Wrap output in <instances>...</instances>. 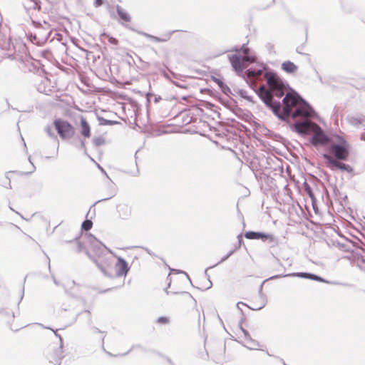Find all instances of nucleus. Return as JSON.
Returning a JSON list of instances; mask_svg holds the SVG:
<instances>
[{
    "label": "nucleus",
    "mask_w": 365,
    "mask_h": 365,
    "mask_svg": "<svg viewBox=\"0 0 365 365\" xmlns=\"http://www.w3.org/2000/svg\"><path fill=\"white\" fill-rule=\"evenodd\" d=\"M264 78L266 85L260 86L256 93L280 120H286L290 115L293 118L312 116V106L276 72L266 71Z\"/></svg>",
    "instance_id": "obj_1"
},
{
    "label": "nucleus",
    "mask_w": 365,
    "mask_h": 365,
    "mask_svg": "<svg viewBox=\"0 0 365 365\" xmlns=\"http://www.w3.org/2000/svg\"><path fill=\"white\" fill-rule=\"evenodd\" d=\"M97 263L101 270L110 277H125L130 269L128 263L113 252L99 256Z\"/></svg>",
    "instance_id": "obj_2"
},
{
    "label": "nucleus",
    "mask_w": 365,
    "mask_h": 365,
    "mask_svg": "<svg viewBox=\"0 0 365 365\" xmlns=\"http://www.w3.org/2000/svg\"><path fill=\"white\" fill-rule=\"evenodd\" d=\"M291 128L302 135H308L314 132V135L310 139V143L314 146L325 145L329 142V138L324 133V130L317 123L311 120H297L292 125Z\"/></svg>",
    "instance_id": "obj_3"
},
{
    "label": "nucleus",
    "mask_w": 365,
    "mask_h": 365,
    "mask_svg": "<svg viewBox=\"0 0 365 365\" xmlns=\"http://www.w3.org/2000/svg\"><path fill=\"white\" fill-rule=\"evenodd\" d=\"M32 24L35 26V31L30 34V40L33 43L41 46L46 42L51 33L50 25L46 21L41 24L32 21Z\"/></svg>",
    "instance_id": "obj_4"
},
{
    "label": "nucleus",
    "mask_w": 365,
    "mask_h": 365,
    "mask_svg": "<svg viewBox=\"0 0 365 365\" xmlns=\"http://www.w3.org/2000/svg\"><path fill=\"white\" fill-rule=\"evenodd\" d=\"M53 125L61 138L70 140L74 137L76 130L67 120L58 118L54 120Z\"/></svg>",
    "instance_id": "obj_5"
},
{
    "label": "nucleus",
    "mask_w": 365,
    "mask_h": 365,
    "mask_svg": "<svg viewBox=\"0 0 365 365\" xmlns=\"http://www.w3.org/2000/svg\"><path fill=\"white\" fill-rule=\"evenodd\" d=\"M323 158L327 160V162L329 164V168L331 170H334L336 169L346 171L350 173L353 172V168L347 164L340 162L339 160H335L332 156L329 154H323Z\"/></svg>",
    "instance_id": "obj_6"
},
{
    "label": "nucleus",
    "mask_w": 365,
    "mask_h": 365,
    "mask_svg": "<svg viewBox=\"0 0 365 365\" xmlns=\"http://www.w3.org/2000/svg\"><path fill=\"white\" fill-rule=\"evenodd\" d=\"M330 151L335 157L336 160H345L347 159L349 155L348 148L341 144H332L330 146Z\"/></svg>",
    "instance_id": "obj_7"
},
{
    "label": "nucleus",
    "mask_w": 365,
    "mask_h": 365,
    "mask_svg": "<svg viewBox=\"0 0 365 365\" xmlns=\"http://www.w3.org/2000/svg\"><path fill=\"white\" fill-rule=\"evenodd\" d=\"M284 237L282 238L273 234L265 233L262 239V242L270 248H275L282 245L284 243Z\"/></svg>",
    "instance_id": "obj_8"
},
{
    "label": "nucleus",
    "mask_w": 365,
    "mask_h": 365,
    "mask_svg": "<svg viewBox=\"0 0 365 365\" xmlns=\"http://www.w3.org/2000/svg\"><path fill=\"white\" fill-rule=\"evenodd\" d=\"M228 58L232 67L237 74L242 73L243 70L247 66L244 65L242 58L238 55L234 54L232 56H229Z\"/></svg>",
    "instance_id": "obj_9"
},
{
    "label": "nucleus",
    "mask_w": 365,
    "mask_h": 365,
    "mask_svg": "<svg viewBox=\"0 0 365 365\" xmlns=\"http://www.w3.org/2000/svg\"><path fill=\"white\" fill-rule=\"evenodd\" d=\"M88 241L93 251H103V250H106V251H112L92 235H90L88 237Z\"/></svg>",
    "instance_id": "obj_10"
},
{
    "label": "nucleus",
    "mask_w": 365,
    "mask_h": 365,
    "mask_svg": "<svg viewBox=\"0 0 365 365\" xmlns=\"http://www.w3.org/2000/svg\"><path fill=\"white\" fill-rule=\"evenodd\" d=\"M174 32H175V31H169L166 34H164L163 35V37L155 36H153L151 34H147V33L143 32V31H140L138 33L140 35H142L153 41H155L158 43H161V42H165V41H168V40H170V38H171V36Z\"/></svg>",
    "instance_id": "obj_11"
},
{
    "label": "nucleus",
    "mask_w": 365,
    "mask_h": 365,
    "mask_svg": "<svg viewBox=\"0 0 365 365\" xmlns=\"http://www.w3.org/2000/svg\"><path fill=\"white\" fill-rule=\"evenodd\" d=\"M36 88L39 93L48 95L51 92L50 81L47 78H41V81L37 84Z\"/></svg>",
    "instance_id": "obj_12"
},
{
    "label": "nucleus",
    "mask_w": 365,
    "mask_h": 365,
    "mask_svg": "<svg viewBox=\"0 0 365 365\" xmlns=\"http://www.w3.org/2000/svg\"><path fill=\"white\" fill-rule=\"evenodd\" d=\"M346 120L350 125L357 127L365 120V117L364 115H349L346 118Z\"/></svg>",
    "instance_id": "obj_13"
},
{
    "label": "nucleus",
    "mask_w": 365,
    "mask_h": 365,
    "mask_svg": "<svg viewBox=\"0 0 365 365\" xmlns=\"http://www.w3.org/2000/svg\"><path fill=\"white\" fill-rule=\"evenodd\" d=\"M117 210L119 215L123 219H127L130 215V207L124 203H120L117 206Z\"/></svg>",
    "instance_id": "obj_14"
},
{
    "label": "nucleus",
    "mask_w": 365,
    "mask_h": 365,
    "mask_svg": "<svg viewBox=\"0 0 365 365\" xmlns=\"http://www.w3.org/2000/svg\"><path fill=\"white\" fill-rule=\"evenodd\" d=\"M282 68L288 73H293L297 71L298 67L293 62L287 61L282 63Z\"/></svg>",
    "instance_id": "obj_15"
},
{
    "label": "nucleus",
    "mask_w": 365,
    "mask_h": 365,
    "mask_svg": "<svg viewBox=\"0 0 365 365\" xmlns=\"http://www.w3.org/2000/svg\"><path fill=\"white\" fill-rule=\"evenodd\" d=\"M81 135L84 138H89L91 136V128L88 123L84 118H81Z\"/></svg>",
    "instance_id": "obj_16"
},
{
    "label": "nucleus",
    "mask_w": 365,
    "mask_h": 365,
    "mask_svg": "<svg viewBox=\"0 0 365 365\" xmlns=\"http://www.w3.org/2000/svg\"><path fill=\"white\" fill-rule=\"evenodd\" d=\"M265 232L248 231L245 234V237L250 240H260L262 242Z\"/></svg>",
    "instance_id": "obj_17"
},
{
    "label": "nucleus",
    "mask_w": 365,
    "mask_h": 365,
    "mask_svg": "<svg viewBox=\"0 0 365 365\" xmlns=\"http://www.w3.org/2000/svg\"><path fill=\"white\" fill-rule=\"evenodd\" d=\"M116 11H117L118 15L122 20H123L124 21H126V22L130 21V20H131L130 16L120 6H119V5L116 6Z\"/></svg>",
    "instance_id": "obj_18"
},
{
    "label": "nucleus",
    "mask_w": 365,
    "mask_h": 365,
    "mask_svg": "<svg viewBox=\"0 0 365 365\" xmlns=\"http://www.w3.org/2000/svg\"><path fill=\"white\" fill-rule=\"evenodd\" d=\"M24 6L26 9H40V1L38 0H25Z\"/></svg>",
    "instance_id": "obj_19"
},
{
    "label": "nucleus",
    "mask_w": 365,
    "mask_h": 365,
    "mask_svg": "<svg viewBox=\"0 0 365 365\" xmlns=\"http://www.w3.org/2000/svg\"><path fill=\"white\" fill-rule=\"evenodd\" d=\"M237 336L240 340H242L245 343L248 344L251 341V337L248 331L242 328L240 329V330L237 333Z\"/></svg>",
    "instance_id": "obj_20"
},
{
    "label": "nucleus",
    "mask_w": 365,
    "mask_h": 365,
    "mask_svg": "<svg viewBox=\"0 0 365 365\" xmlns=\"http://www.w3.org/2000/svg\"><path fill=\"white\" fill-rule=\"evenodd\" d=\"M176 300L178 303L181 304L191 302L192 297L190 294L187 292H182L177 297Z\"/></svg>",
    "instance_id": "obj_21"
},
{
    "label": "nucleus",
    "mask_w": 365,
    "mask_h": 365,
    "mask_svg": "<svg viewBox=\"0 0 365 365\" xmlns=\"http://www.w3.org/2000/svg\"><path fill=\"white\" fill-rule=\"evenodd\" d=\"M72 144L74 145L76 148L83 150L84 153L87 155L85 142L79 136L72 140Z\"/></svg>",
    "instance_id": "obj_22"
},
{
    "label": "nucleus",
    "mask_w": 365,
    "mask_h": 365,
    "mask_svg": "<svg viewBox=\"0 0 365 365\" xmlns=\"http://www.w3.org/2000/svg\"><path fill=\"white\" fill-rule=\"evenodd\" d=\"M214 81L218 84L223 93L226 95L231 93L230 88L222 80L214 78Z\"/></svg>",
    "instance_id": "obj_23"
},
{
    "label": "nucleus",
    "mask_w": 365,
    "mask_h": 365,
    "mask_svg": "<svg viewBox=\"0 0 365 365\" xmlns=\"http://www.w3.org/2000/svg\"><path fill=\"white\" fill-rule=\"evenodd\" d=\"M155 323L160 326L168 325L170 323V318L166 316L160 317L156 319Z\"/></svg>",
    "instance_id": "obj_24"
},
{
    "label": "nucleus",
    "mask_w": 365,
    "mask_h": 365,
    "mask_svg": "<svg viewBox=\"0 0 365 365\" xmlns=\"http://www.w3.org/2000/svg\"><path fill=\"white\" fill-rule=\"evenodd\" d=\"M355 260L358 266L365 268V252H363V255H358Z\"/></svg>",
    "instance_id": "obj_25"
},
{
    "label": "nucleus",
    "mask_w": 365,
    "mask_h": 365,
    "mask_svg": "<svg viewBox=\"0 0 365 365\" xmlns=\"http://www.w3.org/2000/svg\"><path fill=\"white\" fill-rule=\"evenodd\" d=\"M238 94L240 95V97H242V98L250 101V102H253V98L252 96H250L248 94V92L245 90H239L238 91Z\"/></svg>",
    "instance_id": "obj_26"
},
{
    "label": "nucleus",
    "mask_w": 365,
    "mask_h": 365,
    "mask_svg": "<svg viewBox=\"0 0 365 365\" xmlns=\"http://www.w3.org/2000/svg\"><path fill=\"white\" fill-rule=\"evenodd\" d=\"M303 187L305 190V192L307 193V195H309V197L312 199V200H314L315 197H314V194L312 191V189L311 188L310 185L307 182H304L303 183Z\"/></svg>",
    "instance_id": "obj_27"
},
{
    "label": "nucleus",
    "mask_w": 365,
    "mask_h": 365,
    "mask_svg": "<svg viewBox=\"0 0 365 365\" xmlns=\"http://www.w3.org/2000/svg\"><path fill=\"white\" fill-rule=\"evenodd\" d=\"M99 124L102 125H112L118 123V121L107 120L103 118H98Z\"/></svg>",
    "instance_id": "obj_28"
},
{
    "label": "nucleus",
    "mask_w": 365,
    "mask_h": 365,
    "mask_svg": "<svg viewBox=\"0 0 365 365\" xmlns=\"http://www.w3.org/2000/svg\"><path fill=\"white\" fill-rule=\"evenodd\" d=\"M92 226H93V222L91 220H85L81 225V228H82V230H83L85 231H88L92 228Z\"/></svg>",
    "instance_id": "obj_29"
},
{
    "label": "nucleus",
    "mask_w": 365,
    "mask_h": 365,
    "mask_svg": "<svg viewBox=\"0 0 365 365\" xmlns=\"http://www.w3.org/2000/svg\"><path fill=\"white\" fill-rule=\"evenodd\" d=\"M299 276L305 277V278H308V279H314V280H317V281H322V279L320 277H319L316 275L312 274L301 273L299 274Z\"/></svg>",
    "instance_id": "obj_30"
},
{
    "label": "nucleus",
    "mask_w": 365,
    "mask_h": 365,
    "mask_svg": "<svg viewBox=\"0 0 365 365\" xmlns=\"http://www.w3.org/2000/svg\"><path fill=\"white\" fill-rule=\"evenodd\" d=\"M242 61L244 65H247V63H252L255 61L256 58L252 56L246 55L244 56L242 58Z\"/></svg>",
    "instance_id": "obj_31"
},
{
    "label": "nucleus",
    "mask_w": 365,
    "mask_h": 365,
    "mask_svg": "<svg viewBox=\"0 0 365 365\" xmlns=\"http://www.w3.org/2000/svg\"><path fill=\"white\" fill-rule=\"evenodd\" d=\"M153 96L154 97V102L155 103H158L162 100V98L160 96L153 94L151 93H148L146 95L147 101L149 102L150 101V98Z\"/></svg>",
    "instance_id": "obj_32"
},
{
    "label": "nucleus",
    "mask_w": 365,
    "mask_h": 365,
    "mask_svg": "<svg viewBox=\"0 0 365 365\" xmlns=\"http://www.w3.org/2000/svg\"><path fill=\"white\" fill-rule=\"evenodd\" d=\"M245 74L249 78H256V69L250 68L245 71Z\"/></svg>",
    "instance_id": "obj_33"
},
{
    "label": "nucleus",
    "mask_w": 365,
    "mask_h": 365,
    "mask_svg": "<svg viewBox=\"0 0 365 365\" xmlns=\"http://www.w3.org/2000/svg\"><path fill=\"white\" fill-rule=\"evenodd\" d=\"M93 142L96 146H100L104 144L105 140L101 137L95 138L93 139Z\"/></svg>",
    "instance_id": "obj_34"
},
{
    "label": "nucleus",
    "mask_w": 365,
    "mask_h": 365,
    "mask_svg": "<svg viewBox=\"0 0 365 365\" xmlns=\"http://www.w3.org/2000/svg\"><path fill=\"white\" fill-rule=\"evenodd\" d=\"M154 66H155L156 68H159L160 72L163 74V76L165 78H168H168H170V77H169V76H168V73L165 71V70L160 68V63H159V62H155V63H154Z\"/></svg>",
    "instance_id": "obj_35"
},
{
    "label": "nucleus",
    "mask_w": 365,
    "mask_h": 365,
    "mask_svg": "<svg viewBox=\"0 0 365 365\" xmlns=\"http://www.w3.org/2000/svg\"><path fill=\"white\" fill-rule=\"evenodd\" d=\"M5 178L6 180H7L6 182H4V185L3 186L8 188V189H11V180H10V178L9 177V173H6L5 175Z\"/></svg>",
    "instance_id": "obj_36"
},
{
    "label": "nucleus",
    "mask_w": 365,
    "mask_h": 365,
    "mask_svg": "<svg viewBox=\"0 0 365 365\" xmlns=\"http://www.w3.org/2000/svg\"><path fill=\"white\" fill-rule=\"evenodd\" d=\"M264 71H266V66L264 65H262L259 68L256 69V78L259 77L263 73Z\"/></svg>",
    "instance_id": "obj_37"
},
{
    "label": "nucleus",
    "mask_w": 365,
    "mask_h": 365,
    "mask_svg": "<svg viewBox=\"0 0 365 365\" xmlns=\"http://www.w3.org/2000/svg\"><path fill=\"white\" fill-rule=\"evenodd\" d=\"M45 131L46 133L51 137H56V135H54V133H53L52 131V128L50 127V126H47L46 128H45Z\"/></svg>",
    "instance_id": "obj_38"
},
{
    "label": "nucleus",
    "mask_w": 365,
    "mask_h": 365,
    "mask_svg": "<svg viewBox=\"0 0 365 365\" xmlns=\"http://www.w3.org/2000/svg\"><path fill=\"white\" fill-rule=\"evenodd\" d=\"M135 248H140V249H145L142 246H128V247H118V249L119 250H130V249H135Z\"/></svg>",
    "instance_id": "obj_39"
},
{
    "label": "nucleus",
    "mask_w": 365,
    "mask_h": 365,
    "mask_svg": "<svg viewBox=\"0 0 365 365\" xmlns=\"http://www.w3.org/2000/svg\"><path fill=\"white\" fill-rule=\"evenodd\" d=\"M242 49H243V47H239V46H236L232 48L231 49L226 51L225 52H229V51L240 52Z\"/></svg>",
    "instance_id": "obj_40"
},
{
    "label": "nucleus",
    "mask_w": 365,
    "mask_h": 365,
    "mask_svg": "<svg viewBox=\"0 0 365 365\" xmlns=\"http://www.w3.org/2000/svg\"><path fill=\"white\" fill-rule=\"evenodd\" d=\"M108 41L112 43V44H114V45H117L118 44V40L113 37V36H108Z\"/></svg>",
    "instance_id": "obj_41"
},
{
    "label": "nucleus",
    "mask_w": 365,
    "mask_h": 365,
    "mask_svg": "<svg viewBox=\"0 0 365 365\" xmlns=\"http://www.w3.org/2000/svg\"><path fill=\"white\" fill-rule=\"evenodd\" d=\"M42 56L48 59L51 57V53L49 51H43Z\"/></svg>",
    "instance_id": "obj_42"
},
{
    "label": "nucleus",
    "mask_w": 365,
    "mask_h": 365,
    "mask_svg": "<svg viewBox=\"0 0 365 365\" xmlns=\"http://www.w3.org/2000/svg\"><path fill=\"white\" fill-rule=\"evenodd\" d=\"M242 47H243V49L241 50L240 52H242L244 56L248 55L250 49L243 45Z\"/></svg>",
    "instance_id": "obj_43"
},
{
    "label": "nucleus",
    "mask_w": 365,
    "mask_h": 365,
    "mask_svg": "<svg viewBox=\"0 0 365 365\" xmlns=\"http://www.w3.org/2000/svg\"><path fill=\"white\" fill-rule=\"evenodd\" d=\"M103 4V0H95L94 6L98 7Z\"/></svg>",
    "instance_id": "obj_44"
},
{
    "label": "nucleus",
    "mask_w": 365,
    "mask_h": 365,
    "mask_svg": "<svg viewBox=\"0 0 365 365\" xmlns=\"http://www.w3.org/2000/svg\"><path fill=\"white\" fill-rule=\"evenodd\" d=\"M303 49H304V46H298L297 48L296 51L298 53L303 54Z\"/></svg>",
    "instance_id": "obj_45"
},
{
    "label": "nucleus",
    "mask_w": 365,
    "mask_h": 365,
    "mask_svg": "<svg viewBox=\"0 0 365 365\" xmlns=\"http://www.w3.org/2000/svg\"><path fill=\"white\" fill-rule=\"evenodd\" d=\"M78 238H79V236H76V237H74V238L72 240L66 241L65 242H73L79 244V242H78Z\"/></svg>",
    "instance_id": "obj_46"
},
{
    "label": "nucleus",
    "mask_w": 365,
    "mask_h": 365,
    "mask_svg": "<svg viewBox=\"0 0 365 365\" xmlns=\"http://www.w3.org/2000/svg\"><path fill=\"white\" fill-rule=\"evenodd\" d=\"M98 168L101 170V171L103 173H104V174L108 177V175H107V174H106V173L105 170H104L102 167H101L99 165H98Z\"/></svg>",
    "instance_id": "obj_47"
},
{
    "label": "nucleus",
    "mask_w": 365,
    "mask_h": 365,
    "mask_svg": "<svg viewBox=\"0 0 365 365\" xmlns=\"http://www.w3.org/2000/svg\"><path fill=\"white\" fill-rule=\"evenodd\" d=\"M113 196V195H111L110 197H106V198H104V199L100 200L97 201L96 202H101V201L107 200H108V199L111 198Z\"/></svg>",
    "instance_id": "obj_48"
},
{
    "label": "nucleus",
    "mask_w": 365,
    "mask_h": 365,
    "mask_svg": "<svg viewBox=\"0 0 365 365\" xmlns=\"http://www.w3.org/2000/svg\"><path fill=\"white\" fill-rule=\"evenodd\" d=\"M29 162L31 163L32 167H33V170L30 172V173H33V172H34V170H35V166H34V164L31 163V159H30V157H29Z\"/></svg>",
    "instance_id": "obj_49"
},
{
    "label": "nucleus",
    "mask_w": 365,
    "mask_h": 365,
    "mask_svg": "<svg viewBox=\"0 0 365 365\" xmlns=\"http://www.w3.org/2000/svg\"><path fill=\"white\" fill-rule=\"evenodd\" d=\"M274 3V0H270L269 3L266 6V7H268L269 6L273 4Z\"/></svg>",
    "instance_id": "obj_50"
},
{
    "label": "nucleus",
    "mask_w": 365,
    "mask_h": 365,
    "mask_svg": "<svg viewBox=\"0 0 365 365\" xmlns=\"http://www.w3.org/2000/svg\"><path fill=\"white\" fill-rule=\"evenodd\" d=\"M274 3V0H270L269 3L266 6V7H268L269 6L273 4Z\"/></svg>",
    "instance_id": "obj_51"
},
{
    "label": "nucleus",
    "mask_w": 365,
    "mask_h": 365,
    "mask_svg": "<svg viewBox=\"0 0 365 365\" xmlns=\"http://www.w3.org/2000/svg\"><path fill=\"white\" fill-rule=\"evenodd\" d=\"M361 140H365V133H363L361 135Z\"/></svg>",
    "instance_id": "obj_52"
},
{
    "label": "nucleus",
    "mask_w": 365,
    "mask_h": 365,
    "mask_svg": "<svg viewBox=\"0 0 365 365\" xmlns=\"http://www.w3.org/2000/svg\"><path fill=\"white\" fill-rule=\"evenodd\" d=\"M237 239H238L239 243H240V242H241V241L242 240V235H238V236H237Z\"/></svg>",
    "instance_id": "obj_53"
},
{
    "label": "nucleus",
    "mask_w": 365,
    "mask_h": 365,
    "mask_svg": "<svg viewBox=\"0 0 365 365\" xmlns=\"http://www.w3.org/2000/svg\"><path fill=\"white\" fill-rule=\"evenodd\" d=\"M361 21L365 23V15L364 14H363L361 16Z\"/></svg>",
    "instance_id": "obj_54"
},
{
    "label": "nucleus",
    "mask_w": 365,
    "mask_h": 365,
    "mask_svg": "<svg viewBox=\"0 0 365 365\" xmlns=\"http://www.w3.org/2000/svg\"><path fill=\"white\" fill-rule=\"evenodd\" d=\"M17 215H20L21 218L24 219V217L19 212H16V211H14Z\"/></svg>",
    "instance_id": "obj_55"
},
{
    "label": "nucleus",
    "mask_w": 365,
    "mask_h": 365,
    "mask_svg": "<svg viewBox=\"0 0 365 365\" xmlns=\"http://www.w3.org/2000/svg\"><path fill=\"white\" fill-rule=\"evenodd\" d=\"M14 226L16 229L20 230V227H18L17 225H14Z\"/></svg>",
    "instance_id": "obj_56"
},
{
    "label": "nucleus",
    "mask_w": 365,
    "mask_h": 365,
    "mask_svg": "<svg viewBox=\"0 0 365 365\" xmlns=\"http://www.w3.org/2000/svg\"><path fill=\"white\" fill-rule=\"evenodd\" d=\"M224 259H221V260L220 261V262H222V261H223ZM217 263H219V262H218Z\"/></svg>",
    "instance_id": "obj_57"
}]
</instances>
